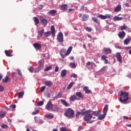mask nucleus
<instances>
[{
  "mask_svg": "<svg viewBox=\"0 0 131 131\" xmlns=\"http://www.w3.org/2000/svg\"><path fill=\"white\" fill-rule=\"evenodd\" d=\"M74 84H75V82H71L68 86L67 90H70V89H71V88H72V86H73Z\"/></svg>",
  "mask_w": 131,
  "mask_h": 131,
  "instance_id": "nucleus-31",
  "label": "nucleus"
},
{
  "mask_svg": "<svg viewBox=\"0 0 131 131\" xmlns=\"http://www.w3.org/2000/svg\"><path fill=\"white\" fill-rule=\"evenodd\" d=\"M68 5L67 4H62L60 6L61 10H67Z\"/></svg>",
  "mask_w": 131,
  "mask_h": 131,
  "instance_id": "nucleus-28",
  "label": "nucleus"
},
{
  "mask_svg": "<svg viewBox=\"0 0 131 131\" xmlns=\"http://www.w3.org/2000/svg\"><path fill=\"white\" fill-rule=\"evenodd\" d=\"M56 13H57V11L55 10H51L48 12L49 15H51V16H55Z\"/></svg>",
  "mask_w": 131,
  "mask_h": 131,
  "instance_id": "nucleus-20",
  "label": "nucleus"
},
{
  "mask_svg": "<svg viewBox=\"0 0 131 131\" xmlns=\"http://www.w3.org/2000/svg\"><path fill=\"white\" fill-rule=\"evenodd\" d=\"M79 115H80V113L79 112H77L76 114V117H79Z\"/></svg>",
  "mask_w": 131,
  "mask_h": 131,
  "instance_id": "nucleus-62",
  "label": "nucleus"
},
{
  "mask_svg": "<svg viewBox=\"0 0 131 131\" xmlns=\"http://www.w3.org/2000/svg\"><path fill=\"white\" fill-rule=\"evenodd\" d=\"M52 101H53V99L50 100L49 102H48L45 107L46 110L50 111V110H52L53 108H54V104L52 103Z\"/></svg>",
  "mask_w": 131,
  "mask_h": 131,
  "instance_id": "nucleus-4",
  "label": "nucleus"
},
{
  "mask_svg": "<svg viewBox=\"0 0 131 131\" xmlns=\"http://www.w3.org/2000/svg\"><path fill=\"white\" fill-rule=\"evenodd\" d=\"M104 52L105 54H111V52H112V51L110 48H105L104 49Z\"/></svg>",
  "mask_w": 131,
  "mask_h": 131,
  "instance_id": "nucleus-23",
  "label": "nucleus"
},
{
  "mask_svg": "<svg viewBox=\"0 0 131 131\" xmlns=\"http://www.w3.org/2000/svg\"><path fill=\"white\" fill-rule=\"evenodd\" d=\"M108 105L107 104H106L105 105L103 111V113L107 114V112H108Z\"/></svg>",
  "mask_w": 131,
  "mask_h": 131,
  "instance_id": "nucleus-29",
  "label": "nucleus"
},
{
  "mask_svg": "<svg viewBox=\"0 0 131 131\" xmlns=\"http://www.w3.org/2000/svg\"><path fill=\"white\" fill-rule=\"evenodd\" d=\"M43 15H41L40 16V21L42 25H43L45 27H46V26L48 25V20H47L46 18H43Z\"/></svg>",
  "mask_w": 131,
  "mask_h": 131,
  "instance_id": "nucleus-6",
  "label": "nucleus"
},
{
  "mask_svg": "<svg viewBox=\"0 0 131 131\" xmlns=\"http://www.w3.org/2000/svg\"><path fill=\"white\" fill-rule=\"evenodd\" d=\"M118 36L120 38H123L125 36V33H119Z\"/></svg>",
  "mask_w": 131,
  "mask_h": 131,
  "instance_id": "nucleus-38",
  "label": "nucleus"
},
{
  "mask_svg": "<svg viewBox=\"0 0 131 131\" xmlns=\"http://www.w3.org/2000/svg\"><path fill=\"white\" fill-rule=\"evenodd\" d=\"M115 57L117 59V61L120 62V63H121V62H122V57H121V55L119 52H118L116 54Z\"/></svg>",
  "mask_w": 131,
  "mask_h": 131,
  "instance_id": "nucleus-9",
  "label": "nucleus"
},
{
  "mask_svg": "<svg viewBox=\"0 0 131 131\" xmlns=\"http://www.w3.org/2000/svg\"><path fill=\"white\" fill-rule=\"evenodd\" d=\"M80 113V115H82V116H84V115H85V113H86V111L85 112H79Z\"/></svg>",
  "mask_w": 131,
  "mask_h": 131,
  "instance_id": "nucleus-47",
  "label": "nucleus"
},
{
  "mask_svg": "<svg viewBox=\"0 0 131 131\" xmlns=\"http://www.w3.org/2000/svg\"><path fill=\"white\" fill-rule=\"evenodd\" d=\"M91 110L86 111V113L83 117V120H85L86 123H93L94 120H91L93 118V114L91 113Z\"/></svg>",
  "mask_w": 131,
  "mask_h": 131,
  "instance_id": "nucleus-1",
  "label": "nucleus"
},
{
  "mask_svg": "<svg viewBox=\"0 0 131 131\" xmlns=\"http://www.w3.org/2000/svg\"><path fill=\"white\" fill-rule=\"evenodd\" d=\"M92 20H93V21L96 23H100V21H99V20H98V18H97L96 17H92Z\"/></svg>",
  "mask_w": 131,
  "mask_h": 131,
  "instance_id": "nucleus-40",
  "label": "nucleus"
},
{
  "mask_svg": "<svg viewBox=\"0 0 131 131\" xmlns=\"http://www.w3.org/2000/svg\"><path fill=\"white\" fill-rule=\"evenodd\" d=\"M5 90V88L0 85V92H4V90Z\"/></svg>",
  "mask_w": 131,
  "mask_h": 131,
  "instance_id": "nucleus-58",
  "label": "nucleus"
},
{
  "mask_svg": "<svg viewBox=\"0 0 131 131\" xmlns=\"http://www.w3.org/2000/svg\"><path fill=\"white\" fill-rule=\"evenodd\" d=\"M5 53L7 57H12V54L10 53V52L8 50H5Z\"/></svg>",
  "mask_w": 131,
  "mask_h": 131,
  "instance_id": "nucleus-34",
  "label": "nucleus"
},
{
  "mask_svg": "<svg viewBox=\"0 0 131 131\" xmlns=\"http://www.w3.org/2000/svg\"><path fill=\"white\" fill-rule=\"evenodd\" d=\"M86 30L87 31H88V32H91V31H92V28H89V27H86Z\"/></svg>",
  "mask_w": 131,
  "mask_h": 131,
  "instance_id": "nucleus-57",
  "label": "nucleus"
},
{
  "mask_svg": "<svg viewBox=\"0 0 131 131\" xmlns=\"http://www.w3.org/2000/svg\"><path fill=\"white\" fill-rule=\"evenodd\" d=\"M114 11L116 13H118V12H120V11H121V6L118 5L116 8H115Z\"/></svg>",
  "mask_w": 131,
  "mask_h": 131,
  "instance_id": "nucleus-15",
  "label": "nucleus"
},
{
  "mask_svg": "<svg viewBox=\"0 0 131 131\" xmlns=\"http://www.w3.org/2000/svg\"><path fill=\"white\" fill-rule=\"evenodd\" d=\"M129 41H130V38H127L124 40V45H128V42H129Z\"/></svg>",
  "mask_w": 131,
  "mask_h": 131,
  "instance_id": "nucleus-33",
  "label": "nucleus"
},
{
  "mask_svg": "<svg viewBox=\"0 0 131 131\" xmlns=\"http://www.w3.org/2000/svg\"><path fill=\"white\" fill-rule=\"evenodd\" d=\"M76 96L78 98H80V99H84V95L81 92H77L76 93Z\"/></svg>",
  "mask_w": 131,
  "mask_h": 131,
  "instance_id": "nucleus-11",
  "label": "nucleus"
},
{
  "mask_svg": "<svg viewBox=\"0 0 131 131\" xmlns=\"http://www.w3.org/2000/svg\"><path fill=\"white\" fill-rule=\"evenodd\" d=\"M17 72L18 75H19L20 76H22V73L21 72V71L20 70L17 69Z\"/></svg>",
  "mask_w": 131,
  "mask_h": 131,
  "instance_id": "nucleus-50",
  "label": "nucleus"
},
{
  "mask_svg": "<svg viewBox=\"0 0 131 131\" xmlns=\"http://www.w3.org/2000/svg\"><path fill=\"white\" fill-rule=\"evenodd\" d=\"M51 35V33H44V36L45 37H49Z\"/></svg>",
  "mask_w": 131,
  "mask_h": 131,
  "instance_id": "nucleus-55",
  "label": "nucleus"
},
{
  "mask_svg": "<svg viewBox=\"0 0 131 131\" xmlns=\"http://www.w3.org/2000/svg\"><path fill=\"white\" fill-rule=\"evenodd\" d=\"M39 67L40 69H42L43 68V66L45 65V63L42 60H39L38 62Z\"/></svg>",
  "mask_w": 131,
  "mask_h": 131,
  "instance_id": "nucleus-18",
  "label": "nucleus"
},
{
  "mask_svg": "<svg viewBox=\"0 0 131 131\" xmlns=\"http://www.w3.org/2000/svg\"><path fill=\"white\" fill-rule=\"evenodd\" d=\"M71 77H73L74 78H77V75H76L74 73H72L71 74Z\"/></svg>",
  "mask_w": 131,
  "mask_h": 131,
  "instance_id": "nucleus-45",
  "label": "nucleus"
},
{
  "mask_svg": "<svg viewBox=\"0 0 131 131\" xmlns=\"http://www.w3.org/2000/svg\"><path fill=\"white\" fill-rule=\"evenodd\" d=\"M62 96V94L61 92H58L57 95L54 96L52 99V101H55V100H57V99H59L61 98Z\"/></svg>",
  "mask_w": 131,
  "mask_h": 131,
  "instance_id": "nucleus-10",
  "label": "nucleus"
},
{
  "mask_svg": "<svg viewBox=\"0 0 131 131\" xmlns=\"http://www.w3.org/2000/svg\"><path fill=\"white\" fill-rule=\"evenodd\" d=\"M1 127H2V128H7L8 125H7V124H2L1 125Z\"/></svg>",
  "mask_w": 131,
  "mask_h": 131,
  "instance_id": "nucleus-51",
  "label": "nucleus"
},
{
  "mask_svg": "<svg viewBox=\"0 0 131 131\" xmlns=\"http://www.w3.org/2000/svg\"><path fill=\"white\" fill-rule=\"evenodd\" d=\"M45 117L46 118H49V119H53V118H54V115L46 114L45 115Z\"/></svg>",
  "mask_w": 131,
  "mask_h": 131,
  "instance_id": "nucleus-26",
  "label": "nucleus"
},
{
  "mask_svg": "<svg viewBox=\"0 0 131 131\" xmlns=\"http://www.w3.org/2000/svg\"><path fill=\"white\" fill-rule=\"evenodd\" d=\"M42 36V33H39L37 36V39H39Z\"/></svg>",
  "mask_w": 131,
  "mask_h": 131,
  "instance_id": "nucleus-54",
  "label": "nucleus"
},
{
  "mask_svg": "<svg viewBox=\"0 0 131 131\" xmlns=\"http://www.w3.org/2000/svg\"><path fill=\"white\" fill-rule=\"evenodd\" d=\"M45 84L49 88L53 85V82L52 81H46L45 82Z\"/></svg>",
  "mask_w": 131,
  "mask_h": 131,
  "instance_id": "nucleus-25",
  "label": "nucleus"
},
{
  "mask_svg": "<svg viewBox=\"0 0 131 131\" xmlns=\"http://www.w3.org/2000/svg\"><path fill=\"white\" fill-rule=\"evenodd\" d=\"M55 72H58L59 71V67L56 66L55 69Z\"/></svg>",
  "mask_w": 131,
  "mask_h": 131,
  "instance_id": "nucleus-60",
  "label": "nucleus"
},
{
  "mask_svg": "<svg viewBox=\"0 0 131 131\" xmlns=\"http://www.w3.org/2000/svg\"><path fill=\"white\" fill-rule=\"evenodd\" d=\"M60 75L61 77H65L67 75V70H62L60 73Z\"/></svg>",
  "mask_w": 131,
  "mask_h": 131,
  "instance_id": "nucleus-13",
  "label": "nucleus"
},
{
  "mask_svg": "<svg viewBox=\"0 0 131 131\" xmlns=\"http://www.w3.org/2000/svg\"><path fill=\"white\" fill-rule=\"evenodd\" d=\"M59 110H60V108L58 106H56L52 108V111H53V112H58Z\"/></svg>",
  "mask_w": 131,
  "mask_h": 131,
  "instance_id": "nucleus-30",
  "label": "nucleus"
},
{
  "mask_svg": "<svg viewBox=\"0 0 131 131\" xmlns=\"http://www.w3.org/2000/svg\"><path fill=\"white\" fill-rule=\"evenodd\" d=\"M98 18L102 19V20H106V19H111L112 15L111 14H105V15L100 14L98 15Z\"/></svg>",
  "mask_w": 131,
  "mask_h": 131,
  "instance_id": "nucleus-5",
  "label": "nucleus"
},
{
  "mask_svg": "<svg viewBox=\"0 0 131 131\" xmlns=\"http://www.w3.org/2000/svg\"><path fill=\"white\" fill-rule=\"evenodd\" d=\"M52 67H47L45 69L44 71H49L50 70H51L52 69Z\"/></svg>",
  "mask_w": 131,
  "mask_h": 131,
  "instance_id": "nucleus-43",
  "label": "nucleus"
},
{
  "mask_svg": "<svg viewBox=\"0 0 131 131\" xmlns=\"http://www.w3.org/2000/svg\"><path fill=\"white\" fill-rule=\"evenodd\" d=\"M57 40L59 42H63L64 41V37H63V34L58 33L57 36Z\"/></svg>",
  "mask_w": 131,
  "mask_h": 131,
  "instance_id": "nucleus-8",
  "label": "nucleus"
},
{
  "mask_svg": "<svg viewBox=\"0 0 131 131\" xmlns=\"http://www.w3.org/2000/svg\"><path fill=\"white\" fill-rule=\"evenodd\" d=\"M70 100L71 101H72V102H74L75 100H79V99L77 98V97H76V95H72L70 97Z\"/></svg>",
  "mask_w": 131,
  "mask_h": 131,
  "instance_id": "nucleus-22",
  "label": "nucleus"
},
{
  "mask_svg": "<svg viewBox=\"0 0 131 131\" xmlns=\"http://www.w3.org/2000/svg\"><path fill=\"white\" fill-rule=\"evenodd\" d=\"M99 114H100V113L98 111H95L93 112L92 116L94 115V116H99Z\"/></svg>",
  "mask_w": 131,
  "mask_h": 131,
  "instance_id": "nucleus-39",
  "label": "nucleus"
},
{
  "mask_svg": "<svg viewBox=\"0 0 131 131\" xmlns=\"http://www.w3.org/2000/svg\"><path fill=\"white\" fill-rule=\"evenodd\" d=\"M69 66L70 67H71V68H76V64L73 62L70 63Z\"/></svg>",
  "mask_w": 131,
  "mask_h": 131,
  "instance_id": "nucleus-32",
  "label": "nucleus"
},
{
  "mask_svg": "<svg viewBox=\"0 0 131 131\" xmlns=\"http://www.w3.org/2000/svg\"><path fill=\"white\" fill-rule=\"evenodd\" d=\"M106 114L104 113L103 115H100L98 116V119L99 120H102L104 119V118H105V117H106Z\"/></svg>",
  "mask_w": 131,
  "mask_h": 131,
  "instance_id": "nucleus-24",
  "label": "nucleus"
},
{
  "mask_svg": "<svg viewBox=\"0 0 131 131\" xmlns=\"http://www.w3.org/2000/svg\"><path fill=\"white\" fill-rule=\"evenodd\" d=\"M74 111L71 108H68L65 111L64 116L68 117V118H73L74 117Z\"/></svg>",
  "mask_w": 131,
  "mask_h": 131,
  "instance_id": "nucleus-3",
  "label": "nucleus"
},
{
  "mask_svg": "<svg viewBox=\"0 0 131 131\" xmlns=\"http://www.w3.org/2000/svg\"><path fill=\"white\" fill-rule=\"evenodd\" d=\"M4 116H6V113L5 112L3 113V114H0V117L1 118H4Z\"/></svg>",
  "mask_w": 131,
  "mask_h": 131,
  "instance_id": "nucleus-52",
  "label": "nucleus"
},
{
  "mask_svg": "<svg viewBox=\"0 0 131 131\" xmlns=\"http://www.w3.org/2000/svg\"><path fill=\"white\" fill-rule=\"evenodd\" d=\"M78 130H82V129H83V126H80L78 127Z\"/></svg>",
  "mask_w": 131,
  "mask_h": 131,
  "instance_id": "nucleus-61",
  "label": "nucleus"
},
{
  "mask_svg": "<svg viewBox=\"0 0 131 131\" xmlns=\"http://www.w3.org/2000/svg\"><path fill=\"white\" fill-rule=\"evenodd\" d=\"M45 90H46V86H42L40 88V93H43V91H45Z\"/></svg>",
  "mask_w": 131,
  "mask_h": 131,
  "instance_id": "nucleus-46",
  "label": "nucleus"
},
{
  "mask_svg": "<svg viewBox=\"0 0 131 131\" xmlns=\"http://www.w3.org/2000/svg\"><path fill=\"white\" fill-rule=\"evenodd\" d=\"M10 108H12V109H15V108H16V105L15 104H11L10 105Z\"/></svg>",
  "mask_w": 131,
  "mask_h": 131,
  "instance_id": "nucleus-59",
  "label": "nucleus"
},
{
  "mask_svg": "<svg viewBox=\"0 0 131 131\" xmlns=\"http://www.w3.org/2000/svg\"><path fill=\"white\" fill-rule=\"evenodd\" d=\"M39 113V110H37L36 111L33 112L32 114V115H36V114H38Z\"/></svg>",
  "mask_w": 131,
  "mask_h": 131,
  "instance_id": "nucleus-42",
  "label": "nucleus"
},
{
  "mask_svg": "<svg viewBox=\"0 0 131 131\" xmlns=\"http://www.w3.org/2000/svg\"><path fill=\"white\" fill-rule=\"evenodd\" d=\"M9 81H10V78L9 76H6L5 78L2 80V82L4 83H7V82H9Z\"/></svg>",
  "mask_w": 131,
  "mask_h": 131,
  "instance_id": "nucleus-21",
  "label": "nucleus"
},
{
  "mask_svg": "<svg viewBox=\"0 0 131 131\" xmlns=\"http://www.w3.org/2000/svg\"><path fill=\"white\" fill-rule=\"evenodd\" d=\"M43 101H41L37 103V106H42L43 105Z\"/></svg>",
  "mask_w": 131,
  "mask_h": 131,
  "instance_id": "nucleus-44",
  "label": "nucleus"
},
{
  "mask_svg": "<svg viewBox=\"0 0 131 131\" xmlns=\"http://www.w3.org/2000/svg\"><path fill=\"white\" fill-rule=\"evenodd\" d=\"M120 28L121 30H127V29H128V28L127 27V26L125 25H123L121 26Z\"/></svg>",
  "mask_w": 131,
  "mask_h": 131,
  "instance_id": "nucleus-36",
  "label": "nucleus"
},
{
  "mask_svg": "<svg viewBox=\"0 0 131 131\" xmlns=\"http://www.w3.org/2000/svg\"><path fill=\"white\" fill-rule=\"evenodd\" d=\"M29 70L30 72H33L34 71V69L32 67H31L29 68Z\"/></svg>",
  "mask_w": 131,
  "mask_h": 131,
  "instance_id": "nucleus-49",
  "label": "nucleus"
},
{
  "mask_svg": "<svg viewBox=\"0 0 131 131\" xmlns=\"http://www.w3.org/2000/svg\"><path fill=\"white\" fill-rule=\"evenodd\" d=\"M113 21H121L122 17H119L118 16H115L113 18Z\"/></svg>",
  "mask_w": 131,
  "mask_h": 131,
  "instance_id": "nucleus-19",
  "label": "nucleus"
},
{
  "mask_svg": "<svg viewBox=\"0 0 131 131\" xmlns=\"http://www.w3.org/2000/svg\"><path fill=\"white\" fill-rule=\"evenodd\" d=\"M101 60H102V61H104V63L108 64V60H107V56H105L104 55H103L101 56Z\"/></svg>",
  "mask_w": 131,
  "mask_h": 131,
  "instance_id": "nucleus-14",
  "label": "nucleus"
},
{
  "mask_svg": "<svg viewBox=\"0 0 131 131\" xmlns=\"http://www.w3.org/2000/svg\"><path fill=\"white\" fill-rule=\"evenodd\" d=\"M107 66H104L101 69V71H106L107 70Z\"/></svg>",
  "mask_w": 131,
  "mask_h": 131,
  "instance_id": "nucleus-53",
  "label": "nucleus"
},
{
  "mask_svg": "<svg viewBox=\"0 0 131 131\" xmlns=\"http://www.w3.org/2000/svg\"><path fill=\"white\" fill-rule=\"evenodd\" d=\"M24 96V92L22 91V92L19 93V94L18 96V98H23Z\"/></svg>",
  "mask_w": 131,
  "mask_h": 131,
  "instance_id": "nucleus-35",
  "label": "nucleus"
},
{
  "mask_svg": "<svg viewBox=\"0 0 131 131\" xmlns=\"http://www.w3.org/2000/svg\"><path fill=\"white\" fill-rule=\"evenodd\" d=\"M123 118L126 119V120H128V119H129V118L128 117L125 116H123Z\"/></svg>",
  "mask_w": 131,
  "mask_h": 131,
  "instance_id": "nucleus-63",
  "label": "nucleus"
},
{
  "mask_svg": "<svg viewBox=\"0 0 131 131\" xmlns=\"http://www.w3.org/2000/svg\"><path fill=\"white\" fill-rule=\"evenodd\" d=\"M83 91L85 94H92V91L89 90V87L88 86L84 87Z\"/></svg>",
  "mask_w": 131,
  "mask_h": 131,
  "instance_id": "nucleus-17",
  "label": "nucleus"
},
{
  "mask_svg": "<svg viewBox=\"0 0 131 131\" xmlns=\"http://www.w3.org/2000/svg\"><path fill=\"white\" fill-rule=\"evenodd\" d=\"M60 130L61 131H68L67 130V129H66V128L64 127H62L60 128Z\"/></svg>",
  "mask_w": 131,
  "mask_h": 131,
  "instance_id": "nucleus-56",
  "label": "nucleus"
},
{
  "mask_svg": "<svg viewBox=\"0 0 131 131\" xmlns=\"http://www.w3.org/2000/svg\"><path fill=\"white\" fill-rule=\"evenodd\" d=\"M128 95L129 94L128 92H125L124 91L121 92V94L120 95V101L121 103L127 102V100L129 99Z\"/></svg>",
  "mask_w": 131,
  "mask_h": 131,
  "instance_id": "nucleus-2",
  "label": "nucleus"
},
{
  "mask_svg": "<svg viewBox=\"0 0 131 131\" xmlns=\"http://www.w3.org/2000/svg\"><path fill=\"white\" fill-rule=\"evenodd\" d=\"M41 69L40 68H39L38 67L35 70V73H37L39 71V70H41Z\"/></svg>",
  "mask_w": 131,
  "mask_h": 131,
  "instance_id": "nucleus-48",
  "label": "nucleus"
},
{
  "mask_svg": "<svg viewBox=\"0 0 131 131\" xmlns=\"http://www.w3.org/2000/svg\"><path fill=\"white\" fill-rule=\"evenodd\" d=\"M89 19V15H84L83 16V21H86Z\"/></svg>",
  "mask_w": 131,
  "mask_h": 131,
  "instance_id": "nucleus-37",
  "label": "nucleus"
},
{
  "mask_svg": "<svg viewBox=\"0 0 131 131\" xmlns=\"http://www.w3.org/2000/svg\"><path fill=\"white\" fill-rule=\"evenodd\" d=\"M71 51H72V47L70 46L67 52L66 53L65 55L63 54L62 52L60 53V55L62 57V58H63L64 59V58H65V57H66V56H68V55H69L70 54V53H71Z\"/></svg>",
  "mask_w": 131,
  "mask_h": 131,
  "instance_id": "nucleus-7",
  "label": "nucleus"
},
{
  "mask_svg": "<svg viewBox=\"0 0 131 131\" xmlns=\"http://www.w3.org/2000/svg\"><path fill=\"white\" fill-rule=\"evenodd\" d=\"M33 46L36 50H40L41 49V45L38 43H34Z\"/></svg>",
  "mask_w": 131,
  "mask_h": 131,
  "instance_id": "nucleus-12",
  "label": "nucleus"
},
{
  "mask_svg": "<svg viewBox=\"0 0 131 131\" xmlns=\"http://www.w3.org/2000/svg\"><path fill=\"white\" fill-rule=\"evenodd\" d=\"M33 20L35 22V25H37V24H39V20H38V18H37V17H34L33 18Z\"/></svg>",
  "mask_w": 131,
  "mask_h": 131,
  "instance_id": "nucleus-27",
  "label": "nucleus"
},
{
  "mask_svg": "<svg viewBox=\"0 0 131 131\" xmlns=\"http://www.w3.org/2000/svg\"><path fill=\"white\" fill-rule=\"evenodd\" d=\"M51 33H55V29L54 26H52L51 27Z\"/></svg>",
  "mask_w": 131,
  "mask_h": 131,
  "instance_id": "nucleus-41",
  "label": "nucleus"
},
{
  "mask_svg": "<svg viewBox=\"0 0 131 131\" xmlns=\"http://www.w3.org/2000/svg\"><path fill=\"white\" fill-rule=\"evenodd\" d=\"M86 67H89V66H91V62L89 61L86 63Z\"/></svg>",
  "mask_w": 131,
  "mask_h": 131,
  "instance_id": "nucleus-64",
  "label": "nucleus"
},
{
  "mask_svg": "<svg viewBox=\"0 0 131 131\" xmlns=\"http://www.w3.org/2000/svg\"><path fill=\"white\" fill-rule=\"evenodd\" d=\"M60 102L62 105L66 106V107H69V104L67 103V101L64 99H61Z\"/></svg>",
  "mask_w": 131,
  "mask_h": 131,
  "instance_id": "nucleus-16",
  "label": "nucleus"
}]
</instances>
